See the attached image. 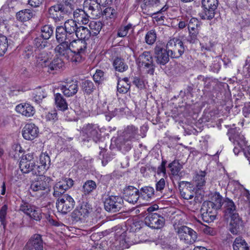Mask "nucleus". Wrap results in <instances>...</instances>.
Wrapping results in <instances>:
<instances>
[{
    "label": "nucleus",
    "mask_w": 250,
    "mask_h": 250,
    "mask_svg": "<svg viewBox=\"0 0 250 250\" xmlns=\"http://www.w3.org/2000/svg\"><path fill=\"white\" fill-rule=\"evenodd\" d=\"M35 13L30 9H24L18 12L16 15L17 19L22 22L26 21L31 19Z\"/></svg>",
    "instance_id": "nucleus-35"
},
{
    "label": "nucleus",
    "mask_w": 250,
    "mask_h": 250,
    "mask_svg": "<svg viewBox=\"0 0 250 250\" xmlns=\"http://www.w3.org/2000/svg\"><path fill=\"white\" fill-rule=\"evenodd\" d=\"M69 45L71 49L74 53L73 57L75 63H80L84 59L83 55L85 54L87 48V43L85 40L76 39L75 37L69 40Z\"/></svg>",
    "instance_id": "nucleus-3"
},
{
    "label": "nucleus",
    "mask_w": 250,
    "mask_h": 250,
    "mask_svg": "<svg viewBox=\"0 0 250 250\" xmlns=\"http://www.w3.org/2000/svg\"><path fill=\"white\" fill-rule=\"evenodd\" d=\"M90 209L86 205H83L73 211L72 217L77 221H83L88 217Z\"/></svg>",
    "instance_id": "nucleus-24"
},
{
    "label": "nucleus",
    "mask_w": 250,
    "mask_h": 250,
    "mask_svg": "<svg viewBox=\"0 0 250 250\" xmlns=\"http://www.w3.org/2000/svg\"><path fill=\"white\" fill-rule=\"evenodd\" d=\"M130 88L129 83L124 81H118L117 84V91L120 93H126Z\"/></svg>",
    "instance_id": "nucleus-51"
},
{
    "label": "nucleus",
    "mask_w": 250,
    "mask_h": 250,
    "mask_svg": "<svg viewBox=\"0 0 250 250\" xmlns=\"http://www.w3.org/2000/svg\"><path fill=\"white\" fill-rule=\"evenodd\" d=\"M97 185L93 180L86 181L83 186V191L85 195L89 194L96 189Z\"/></svg>",
    "instance_id": "nucleus-45"
},
{
    "label": "nucleus",
    "mask_w": 250,
    "mask_h": 250,
    "mask_svg": "<svg viewBox=\"0 0 250 250\" xmlns=\"http://www.w3.org/2000/svg\"><path fill=\"white\" fill-rule=\"evenodd\" d=\"M49 181V177L41 175L31 181L30 189L36 196H43L50 191Z\"/></svg>",
    "instance_id": "nucleus-2"
},
{
    "label": "nucleus",
    "mask_w": 250,
    "mask_h": 250,
    "mask_svg": "<svg viewBox=\"0 0 250 250\" xmlns=\"http://www.w3.org/2000/svg\"><path fill=\"white\" fill-rule=\"evenodd\" d=\"M83 133L86 138L83 139V141L89 142L93 140L94 142L97 143L101 139V134L99 133L97 127L92 124H88L83 128Z\"/></svg>",
    "instance_id": "nucleus-15"
},
{
    "label": "nucleus",
    "mask_w": 250,
    "mask_h": 250,
    "mask_svg": "<svg viewBox=\"0 0 250 250\" xmlns=\"http://www.w3.org/2000/svg\"><path fill=\"white\" fill-rule=\"evenodd\" d=\"M136 62L140 67L145 69L148 74L153 75L155 65L153 57L150 51H144L139 56Z\"/></svg>",
    "instance_id": "nucleus-4"
},
{
    "label": "nucleus",
    "mask_w": 250,
    "mask_h": 250,
    "mask_svg": "<svg viewBox=\"0 0 250 250\" xmlns=\"http://www.w3.org/2000/svg\"><path fill=\"white\" fill-rule=\"evenodd\" d=\"M198 23L199 21L197 19L194 18H191L188 23V31H193L195 30H198L197 28Z\"/></svg>",
    "instance_id": "nucleus-58"
},
{
    "label": "nucleus",
    "mask_w": 250,
    "mask_h": 250,
    "mask_svg": "<svg viewBox=\"0 0 250 250\" xmlns=\"http://www.w3.org/2000/svg\"><path fill=\"white\" fill-rule=\"evenodd\" d=\"M16 110L17 112L27 117L33 116L35 112L34 107L27 103L18 104L16 107Z\"/></svg>",
    "instance_id": "nucleus-27"
},
{
    "label": "nucleus",
    "mask_w": 250,
    "mask_h": 250,
    "mask_svg": "<svg viewBox=\"0 0 250 250\" xmlns=\"http://www.w3.org/2000/svg\"><path fill=\"white\" fill-rule=\"evenodd\" d=\"M167 48L171 58H179L185 51L183 42L177 38L170 39L167 44Z\"/></svg>",
    "instance_id": "nucleus-6"
},
{
    "label": "nucleus",
    "mask_w": 250,
    "mask_h": 250,
    "mask_svg": "<svg viewBox=\"0 0 250 250\" xmlns=\"http://www.w3.org/2000/svg\"><path fill=\"white\" fill-rule=\"evenodd\" d=\"M57 41L60 43L55 48V51L57 55L60 56L62 59H65L68 61L74 62L73 55L74 53L71 49L69 45V41L65 40L61 41V38L56 36Z\"/></svg>",
    "instance_id": "nucleus-5"
},
{
    "label": "nucleus",
    "mask_w": 250,
    "mask_h": 250,
    "mask_svg": "<svg viewBox=\"0 0 250 250\" xmlns=\"http://www.w3.org/2000/svg\"><path fill=\"white\" fill-rule=\"evenodd\" d=\"M176 233L180 240L187 244L194 243L197 239V233L192 229L186 226H182L176 229Z\"/></svg>",
    "instance_id": "nucleus-7"
},
{
    "label": "nucleus",
    "mask_w": 250,
    "mask_h": 250,
    "mask_svg": "<svg viewBox=\"0 0 250 250\" xmlns=\"http://www.w3.org/2000/svg\"><path fill=\"white\" fill-rule=\"evenodd\" d=\"M154 58L156 63L160 65H165L169 61V53L164 48L162 44H157L154 49Z\"/></svg>",
    "instance_id": "nucleus-14"
},
{
    "label": "nucleus",
    "mask_w": 250,
    "mask_h": 250,
    "mask_svg": "<svg viewBox=\"0 0 250 250\" xmlns=\"http://www.w3.org/2000/svg\"><path fill=\"white\" fill-rule=\"evenodd\" d=\"M55 101L57 107L60 110L64 111L67 109L68 104L61 94L58 93L55 95Z\"/></svg>",
    "instance_id": "nucleus-38"
},
{
    "label": "nucleus",
    "mask_w": 250,
    "mask_h": 250,
    "mask_svg": "<svg viewBox=\"0 0 250 250\" xmlns=\"http://www.w3.org/2000/svg\"><path fill=\"white\" fill-rule=\"evenodd\" d=\"M224 208H225V216L228 217V216L231 215L233 213H236V207L234 202L229 198H226L224 200Z\"/></svg>",
    "instance_id": "nucleus-34"
},
{
    "label": "nucleus",
    "mask_w": 250,
    "mask_h": 250,
    "mask_svg": "<svg viewBox=\"0 0 250 250\" xmlns=\"http://www.w3.org/2000/svg\"><path fill=\"white\" fill-rule=\"evenodd\" d=\"M45 170L44 169V167L42 166L41 165L38 166L35 164V162L33 165V167L30 170V172H31L33 175H42V173L43 171Z\"/></svg>",
    "instance_id": "nucleus-57"
},
{
    "label": "nucleus",
    "mask_w": 250,
    "mask_h": 250,
    "mask_svg": "<svg viewBox=\"0 0 250 250\" xmlns=\"http://www.w3.org/2000/svg\"><path fill=\"white\" fill-rule=\"evenodd\" d=\"M112 65L115 71L119 72H124L128 68L124 59L119 57H117L114 60Z\"/></svg>",
    "instance_id": "nucleus-31"
},
{
    "label": "nucleus",
    "mask_w": 250,
    "mask_h": 250,
    "mask_svg": "<svg viewBox=\"0 0 250 250\" xmlns=\"http://www.w3.org/2000/svg\"><path fill=\"white\" fill-rule=\"evenodd\" d=\"M171 174L172 176H180L181 175V170L183 168V165H181L179 160H175L168 164Z\"/></svg>",
    "instance_id": "nucleus-32"
},
{
    "label": "nucleus",
    "mask_w": 250,
    "mask_h": 250,
    "mask_svg": "<svg viewBox=\"0 0 250 250\" xmlns=\"http://www.w3.org/2000/svg\"><path fill=\"white\" fill-rule=\"evenodd\" d=\"M90 30L86 27L80 26L79 27L75 37L78 39L85 40H88L92 36Z\"/></svg>",
    "instance_id": "nucleus-33"
},
{
    "label": "nucleus",
    "mask_w": 250,
    "mask_h": 250,
    "mask_svg": "<svg viewBox=\"0 0 250 250\" xmlns=\"http://www.w3.org/2000/svg\"><path fill=\"white\" fill-rule=\"evenodd\" d=\"M32 94L34 100L37 103H40L46 96V93L44 89L41 87H38L35 89Z\"/></svg>",
    "instance_id": "nucleus-44"
},
{
    "label": "nucleus",
    "mask_w": 250,
    "mask_h": 250,
    "mask_svg": "<svg viewBox=\"0 0 250 250\" xmlns=\"http://www.w3.org/2000/svg\"><path fill=\"white\" fill-rule=\"evenodd\" d=\"M229 216L230 217V231L232 233L236 234L243 227V222L237 213H233Z\"/></svg>",
    "instance_id": "nucleus-26"
},
{
    "label": "nucleus",
    "mask_w": 250,
    "mask_h": 250,
    "mask_svg": "<svg viewBox=\"0 0 250 250\" xmlns=\"http://www.w3.org/2000/svg\"><path fill=\"white\" fill-rule=\"evenodd\" d=\"M75 201L73 198L68 194H64L59 198L56 202V207L59 212L66 214L74 208Z\"/></svg>",
    "instance_id": "nucleus-10"
},
{
    "label": "nucleus",
    "mask_w": 250,
    "mask_h": 250,
    "mask_svg": "<svg viewBox=\"0 0 250 250\" xmlns=\"http://www.w3.org/2000/svg\"><path fill=\"white\" fill-rule=\"evenodd\" d=\"M23 57L25 59H29L31 56H33V47L28 45L25 48V49L22 53Z\"/></svg>",
    "instance_id": "nucleus-60"
},
{
    "label": "nucleus",
    "mask_w": 250,
    "mask_h": 250,
    "mask_svg": "<svg viewBox=\"0 0 250 250\" xmlns=\"http://www.w3.org/2000/svg\"><path fill=\"white\" fill-rule=\"evenodd\" d=\"M233 250H249V247L245 240L241 237L235 238L233 244Z\"/></svg>",
    "instance_id": "nucleus-39"
},
{
    "label": "nucleus",
    "mask_w": 250,
    "mask_h": 250,
    "mask_svg": "<svg viewBox=\"0 0 250 250\" xmlns=\"http://www.w3.org/2000/svg\"><path fill=\"white\" fill-rule=\"evenodd\" d=\"M124 201L122 197L110 196L105 199L104 207L108 212H116L119 211L123 207Z\"/></svg>",
    "instance_id": "nucleus-11"
},
{
    "label": "nucleus",
    "mask_w": 250,
    "mask_h": 250,
    "mask_svg": "<svg viewBox=\"0 0 250 250\" xmlns=\"http://www.w3.org/2000/svg\"><path fill=\"white\" fill-rule=\"evenodd\" d=\"M211 203L213 206L216 208L220 209L224 203L223 202L222 197L220 195L219 193H215L211 198V200L209 201Z\"/></svg>",
    "instance_id": "nucleus-46"
},
{
    "label": "nucleus",
    "mask_w": 250,
    "mask_h": 250,
    "mask_svg": "<svg viewBox=\"0 0 250 250\" xmlns=\"http://www.w3.org/2000/svg\"><path fill=\"white\" fill-rule=\"evenodd\" d=\"M20 210L36 221H40L42 218L41 209L27 202L23 201L21 202L20 206Z\"/></svg>",
    "instance_id": "nucleus-12"
},
{
    "label": "nucleus",
    "mask_w": 250,
    "mask_h": 250,
    "mask_svg": "<svg viewBox=\"0 0 250 250\" xmlns=\"http://www.w3.org/2000/svg\"><path fill=\"white\" fill-rule=\"evenodd\" d=\"M69 13L67 7L64 5L56 4L51 6L48 10L49 17L53 19L55 22L62 21Z\"/></svg>",
    "instance_id": "nucleus-9"
},
{
    "label": "nucleus",
    "mask_w": 250,
    "mask_h": 250,
    "mask_svg": "<svg viewBox=\"0 0 250 250\" xmlns=\"http://www.w3.org/2000/svg\"><path fill=\"white\" fill-rule=\"evenodd\" d=\"M157 35L154 30L147 32L145 36V42L148 45H153L156 41Z\"/></svg>",
    "instance_id": "nucleus-48"
},
{
    "label": "nucleus",
    "mask_w": 250,
    "mask_h": 250,
    "mask_svg": "<svg viewBox=\"0 0 250 250\" xmlns=\"http://www.w3.org/2000/svg\"><path fill=\"white\" fill-rule=\"evenodd\" d=\"M140 191V197L148 200L152 199L154 196V189L149 186H146L142 188Z\"/></svg>",
    "instance_id": "nucleus-37"
},
{
    "label": "nucleus",
    "mask_w": 250,
    "mask_h": 250,
    "mask_svg": "<svg viewBox=\"0 0 250 250\" xmlns=\"http://www.w3.org/2000/svg\"><path fill=\"white\" fill-rule=\"evenodd\" d=\"M39 128L34 124H27L22 130L23 137L27 140H33L38 136Z\"/></svg>",
    "instance_id": "nucleus-20"
},
{
    "label": "nucleus",
    "mask_w": 250,
    "mask_h": 250,
    "mask_svg": "<svg viewBox=\"0 0 250 250\" xmlns=\"http://www.w3.org/2000/svg\"><path fill=\"white\" fill-rule=\"evenodd\" d=\"M179 188L181 194L184 199L189 200L194 197V188L190 183L181 181L179 183Z\"/></svg>",
    "instance_id": "nucleus-23"
},
{
    "label": "nucleus",
    "mask_w": 250,
    "mask_h": 250,
    "mask_svg": "<svg viewBox=\"0 0 250 250\" xmlns=\"http://www.w3.org/2000/svg\"><path fill=\"white\" fill-rule=\"evenodd\" d=\"M160 2V0H143L141 5L143 13L146 15L153 16L154 14L149 12V8L158 5Z\"/></svg>",
    "instance_id": "nucleus-30"
},
{
    "label": "nucleus",
    "mask_w": 250,
    "mask_h": 250,
    "mask_svg": "<svg viewBox=\"0 0 250 250\" xmlns=\"http://www.w3.org/2000/svg\"><path fill=\"white\" fill-rule=\"evenodd\" d=\"M40 162L41 166L44 167L46 170L47 169L50 165V157L46 153H42L40 156Z\"/></svg>",
    "instance_id": "nucleus-50"
},
{
    "label": "nucleus",
    "mask_w": 250,
    "mask_h": 250,
    "mask_svg": "<svg viewBox=\"0 0 250 250\" xmlns=\"http://www.w3.org/2000/svg\"><path fill=\"white\" fill-rule=\"evenodd\" d=\"M138 133V128L133 125H128L124 131L125 140L126 141H130L134 138Z\"/></svg>",
    "instance_id": "nucleus-36"
},
{
    "label": "nucleus",
    "mask_w": 250,
    "mask_h": 250,
    "mask_svg": "<svg viewBox=\"0 0 250 250\" xmlns=\"http://www.w3.org/2000/svg\"><path fill=\"white\" fill-rule=\"evenodd\" d=\"M144 221L145 224L151 228L160 229L164 226L166 219L158 213H149L145 217Z\"/></svg>",
    "instance_id": "nucleus-13"
},
{
    "label": "nucleus",
    "mask_w": 250,
    "mask_h": 250,
    "mask_svg": "<svg viewBox=\"0 0 250 250\" xmlns=\"http://www.w3.org/2000/svg\"><path fill=\"white\" fill-rule=\"evenodd\" d=\"M92 36L97 35L101 30L103 23L100 21H92L88 25Z\"/></svg>",
    "instance_id": "nucleus-41"
},
{
    "label": "nucleus",
    "mask_w": 250,
    "mask_h": 250,
    "mask_svg": "<svg viewBox=\"0 0 250 250\" xmlns=\"http://www.w3.org/2000/svg\"><path fill=\"white\" fill-rule=\"evenodd\" d=\"M8 47L7 39L6 36L0 34V55L5 53Z\"/></svg>",
    "instance_id": "nucleus-52"
},
{
    "label": "nucleus",
    "mask_w": 250,
    "mask_h": 250,
    "mask_svg": "<svg viewBox=\"0 0 250 250\" xmlns=\"http://www.w3.org/2000/svg\"><path fill=\"white\" fill-rule=\"evenodd\" d=\"M83 91L86 94H90L95 89L94 83L90 80H85L81 83Z\"/></svg>",
    "instance_id": "nucleus-43"
},
{
    "label": "nucleus",
    "mask_w": 250,
    "mask_h": 250,
    "mask_svg": "<svg viewBox=\"0 0 250 250\" xmlns=\"http://www.w3.org/2000/svg\"><path fill=\"white\" fill-rule=\"evenodd\" d=\"M229 139L233 142L234 145H238L241 147H246L247 142L244 136L235 129H231L229 132Z\"/></svg>",
    "instance_id": "nucleus-25"
},
{
    "label": "nucleus",
    "mask_w": 250,
    "mask_h": 250,
    "mask_svg": "<svg viewBox=\"0 0 250 250\" xmlns=\"http://www.w3.org/2000/svg\"><path fill=\"white\" fill-rule=\"evenodd\" d=\"M219 210L218 208H216L214 206L210 203L208 201H205L202 206L201 210L207 211V212L212 214V212H214L215 215H217V210Z\"/></svg>",
    "instance_id": "nucleus-49"
},
{
    "label": "nucleus",
    "mask_w": 250,
    "mask_h": 250,
    "mask_svg": "<svg viewBox=\"0 0 250 250\" xmlns=\"http://www.w3.org/2000/svg\"><path fill=\"white\" fill-rule=\"evenodd\" d=\"M44 242L42 236L39 234H34L29 239L25 248L27 249L43 250Z\"/></svg>",
    "instance_id": "nucleus-19"
},
{
    "label": "nucleus",
    "mask_w": 250,
    "mask_h": 250,
    "mask_svg": "<svg viewBox=\"0 0 250 250\" xmlns=\"http://www.w3.org/2000/svg\"><path fill=\"white\" fill-rule=\"evenodd\" d=\"M166 186V181L164 178H161L156 184V190L157 191L162 192Z\"/></svg>",
    "instance_id": "nucleus-64"
},
{
    "label": "nucleus",
    "mask_w": 250,
    "mask_h": 250,
    "mask_svg": "<svg viewBox=\"0 0 250 250\" xmlns=\"http://www.w3.org/2000/svg\"><path fill=\"white\" fill-rule=\"evenodd\" d=\"M198 34V30L189 31V36L187 39L188 41L191 43H194L197 41V35Z\"/></svg>",
    "instance_id": "nucleus-59"
},
{
    "label": "nucleus",
    "mask_w": 250,
    "mask_h": 250,
    "mask_svg": "<svg viewBox=\"0 0 250 250\" xmlns=\"http://www.w3.org/2000/svg\"><path fill=\"white\" fill-rule=\"evenodd\" d=\"M133 83L136 85L138 88L142 89L145 86L143 80L138 77L133 78Z\"/></svg>",
    "instance_id": "nucleus-63"
},
{
    "label": "nucleus",
    "mask_w": 250,
    "mask_h": 250,
    "mask_svg": "<svg viewBox=\"0 0 250 250\" xmlns=\"http://www.w3.org/2000/svg\"><path fill=\"white\" fill-rule=\"evenodd\" d=\"M48 44L47 40L42 37H37L34 40V44L39 49H42L45 48Z\"/></svg>",
    "instance_id": "nucleus-54"
},
{
    "label": "nucleus",
    "mask_w": 250,
    "mask_h": 250,
    "mask_svg": "<svg viewBox=\"0 0 250 250\" xmlns=\"http://www.w3.org/2000/svg\"><path fill=\"white\" fill-rule=\"evenodd\" d=\"M41 37L44 39L48 40L53 34V28L50 25H45L41 29Z\"/></svg>",
    "instance_id": "nucleus-47"
},
{
    "label": "nucleus",
    "mask_w": 250,
    "mask_h": 250,
    "mask_svg": "<svg viewBox=\"0 0 250 250\" xmlns=\"http://www.w3.org/2000/svg\"><path fill=\"white\" fill-rule=\"evenodd\" d=\"M7 209L8 207L6 205L2 206L0 209V221L4 229H5L6 225V216Z\"/></svg>",
    "instance_id": "nucleus-53"
},
{
    "label": "nucleus",
    "mask_w": 250,
    "mask_h": 250,
    "mask_svg": "<svg viewBox=\"0 0 250 250\" xmlns=\"http://www.w3.org/2000/svg\"><path fill=\"white\" fill-rule=\"evenodd\" d=\"M64 65L62 59L57 58L51 62L49 61L48 65V69L50 70H57L62 68Z\"/></svg>",
    "instance_id": "nucleus-42"
},
{
    "label": "nucleus",
    "mask_w": 250,
    "mask_h": 250,
    "mask_svg": "<svg viewBox=\"0 0 250 250\" xmlns=\"http://www.w3.org/2000/svg\"><path fill=\"white\" fill-rule=\"evenodd\" d=\"M203 11L200 13V17L203 20H210L215 16V10L218 5L217 0H202Z\"/></svg>",
    "instance_id": "nucleus-8"
},
{
    "label": "nucleus",
    "mask_w": 250,
    "mask_h": 250,
    "mask_svg": "<svg viewBox=\"0 0 250 250\" xmlns=\"http://www.w3.org/2000/svg\"><path fill=\"white\" fill-rule=\"evenodd\" d=\"M73 180L70 178H65L58 182L54 187V196L57 197L62 195L66 190L73 186Z\"/></svg>",
    "instance_id": "nucleus-16"
},
{
    "label": "nucleus",
    "mask_w": 250,
    "mask_h": 250,
    "mask_svg": "<svg viewBox=\"0 0 250 250\" xmlns=\"http://www.w3.org/2000/svg\"><path fill=\"white\" fill-rule=\"evenodd\" d=\"M100 5L96 0H85L83 3L84 9L91 14L93 18H99L102 15Z\"/></svg>",
    "instance_id": "nucleus-17"
},
{
    "label": "nucleus",
    "mask_w": 250,
    "mask_h": 250,
    "mask_svg": "<svg viewBox=\"0 0 250 250\" xmlns=\"http://www.w3.org/2000/svg\"><path fill=\"white\" fill-rule=\"evenodd\" d=\"M73 17L76 21L83 24L88 23L89 21V16L85 9H76L73 12Z\"/></svg>",
    "instance_id": "nucleus-28"
},
{
    "label": "nucleus",
    "mask_w": 250,
    "mask_h": 250,
    "mask_svg": "<svg viewBox=\"0 0 250 250\" xmlns=\"http://www.w3.org/2000/svg\"><path fill=\"white\" fill-rule=\"evenodd\" d=\"M60 89L66 97H71L75 95L78 90V81H70L60 86Z\"/></svg>",
    "instance_id": "nucleus-22"
},
{
    "label": "nucleus",
    "mask_w": 250,
    "mask_h": 250,
    "mask_svg": "<svg viewBox=\"0 0 250 250\" xmlns=\"http://www.w3.org/2000/svg\"><path fill=\"white\" fill-rule=\"evenodd\" d=\"M124 197L129 203H137L140 197L139 189L134 187L129 186L124 189Z\"/></svg>",
    "instance_id": "nucleus-18"
},
{
    "label": "nucleus",
    "mask_w": 250,
    "mask_h": 250,
    "mask_svg": "<svg viewBox=\"0 0 250 250\" xmlns=\"http://www.w3.org/2000/svg\"><path fill=\"white\" fill-rule=\"evenodd\" d=\"M35 160L33 154L28 153L22 156L20 162V168L23 173L30 172V169L33 167Z\"/></svg>",
    "instance_id": "nucleus-21"
},
{
    "label": "nucleus",
    "mask_w": 250,
    "mask_h": 250,
    "mask_svg": "<svg viewBox=\"0 0 250 250\" xmlns=\"http://www.w3.org/2000/svg\"><path fill=\"white\" fill-rule=\"evenodd\" d=\"M104 72L101 70H97L96 73L93 75V79L94 81L98 83L103 80Z\"/></svg>",
    "instance_id": "nucleus-62"
},
{
    "label": "nucleus",
    "mask_w": 250,
    "mask_h": 250,
    "mask_svg": "<svg viewBox=\"0 0 250 250\" xmlns=\"http://www.w3.org/2000/svg\"><path fill=\"white\" fill-rule=\"evenodd\" d=\"M201 215L203 220L207 223H210L214 220L217 215H215L214 212L212 214L207 212V211L201 210Z\"/></svg>",
    "instance_id": "nucleus-55"
},
{
    "label": "nucleus",
    "mask_w": 250,
    "mask_h": 250,
    "mask_svg": "<svg viewBox=\"0 0 250 250\" xmlns=\"http://www.w3.org/2000/svg\"><path fill=\"white\" fill-rule=\"evenodd\" d=\"M79 27L76 21L73 20L66 21L63 26H58L56 29V36L61 39V41L65 40L69 41L75 37Z\"/></svg>",
    "instance_id": "nucleus-1"
},
{
    "label": "nucleus",
    "mask_w": 250,
    "mask_h": 250,
    "mask_svg": "<svg viewBox=\"0 0 250 250\" xmlns=\"http://www.w3.org/2000/svg\"><path fill=\"white\" fill-rule=\"evenodd\" d=\"M206 175V173L205 171H200L197 173L194 177L195 184L199 189L201 188L205 185Z\"/></svg>",
    "instance_id": "nucleus-40"
},
{
    "label": "nucleus",
    "mask_w": 250,
    "mask_h": 250,
    "mask_svg": "<svg viewBox=\"0 0 250 250\" xmlns=\"http://www.w3.org/2000/svg\"><path fill=\"white\" fill-rule=\"evenodd\" d=\"M46 121L54 122L58 120L57 113L56 110L48 112L45 115Z\"/></svg>",
    "instance_id": "nucleus-61"
},
{
    "label": "nucleus",
    "mask_w": 250,
    "mask_h": 250,
    "mask_svg": "<svg viewBox=\"0 0 250 250\" xmlns=\"http://www.w3.org/2000/svg\"><path fill=\"white\" fill-rule=\"evenodd\" d=\"M45 53H42L37 57V62L42 67H47L48 63V58L45 57Z\"/></svg>",
    "instance_id": "nucleus-56"
},
{
    "label": "nucleus",
    "mask_w": 250,
    "mask_h": 250,
    "mask_svg": "<svg viewBox=\"0 0 250 250\" xmlns=\"http://www.w3.org/2000/svg\"><path fill=\"white\" fill-rule=\"evenodd\" d=\"M103 15L105 19L104 22L107 24L111 25L117 17V12L114 8L109 7L104 10Z\"/></svg>",
    "instance_id": "nucleus-29"
}]
</instances>
